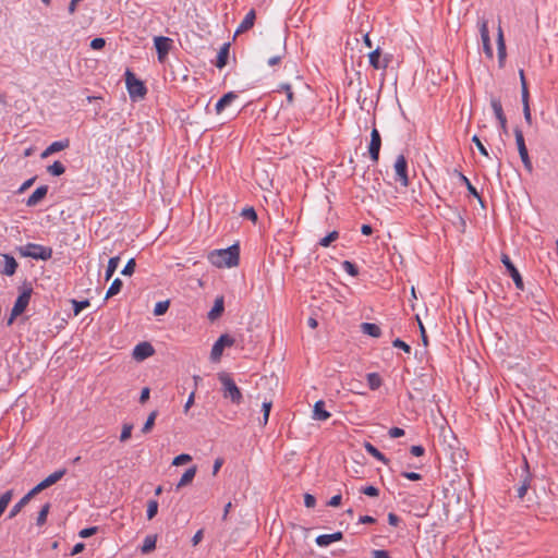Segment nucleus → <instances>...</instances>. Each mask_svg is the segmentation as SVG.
Here are the masks:
<instances>
[{"mask_svg":"<svg viewBox=\"0 0 558 558\" xmlns=\"http://www.w3.org/2000/svg\"><path fill=\"white\" fill-rule=\"evenodd\" d=\"M158 501L155 499H149L147 501V510L146 515L148 520H151L158 512Z\"/></svg>","mask_w":558,"mask_h":558,"instance_id":"44","label":"nucleus"},{"mask_svg":"<svg viewBox=\"0 0 558 558\" xmlns=\"http://www.w3.org/2000/svg\"><path fill=\"white\" fill-rule=\"evenodd\" d=\"M33 293V288L31 286H24L17 299L14 302L12 307L13 316H20L26 310L29 304L31 296Z\"/></svg>","mask_w":558,"mask_h":558,"instance_id":"7","label":"nucleus"},{"mask_svg":"<svg viewBox=\"0 0 558 558\" xmlns=\"http://www.w3.org/2000/svg\"><path fill=\"white\" fill-rule=\"evenodd\" d=\"M373 558H390L389 553L384 549H375L372 551Z\"/></svg>","mask_w":558,"mask_h":558,"instance_id":"63","label":"nucleus"},{"mask_svg":"<svg viewBox=\"0 0 558 558\" xmlns=\"http://www.w3.org/2000/svg\"><path fill=\"white\" fill-rule=\"evenodd\" d=\"M401 475L410 481H420L422 478V475L420 473L410 471H404L401 473Z\"/></svg>","mask_w":558,"mask_h":558,"instance_id":"59","label":"nucleus"},{"mask_svg":"<svg viewBox=\"0 0 558 558\" xmlns=\"http://www.w3.org/2000/svg\"><path fill=\"white\" fill-rule=\"evenodd\" d=\"M459 178H460V181L465 185L468 192L473 195L474 197H476L480 203L483 205V201L477 192V190L472 185L471 181L463 174V173H459Z\"/></svg>","mask_w":558,"mask_h":558,"instance_id":"33","label":"nucleus"},{"mask_svg":"<svg viewBox=\"0 0 558 558\" xmlns=\"http://www.w3.org/2000/svg\"><path fill=\"white\" fill-rule=\"evenodd\" d=\"M66 473L65 469H60L48 475L45 480L41 481V484L45 486V488L50 487L51 485L59 482Z\"/></svg>","mask_w":558,"mask_h":558,"instance_id":"29","label":"nucleus"},{"mask_svg":"<svg viewBox=\"0 0 558 558\" xmlns=\"http://www.w3.org/2000/svg\"><path fill=\"white\" fill-rule=\"evenodd\" d=\"M192 460V457L187 453H181L179 456H177L173 461H172V464L173 465H183L187 462H190Z\"/></svg>","mask_w":558,"mask_h":558,"instance_id":"49","label":"nucleus"},{"mask_svg":"<svg viewBox=\"0 0 558 558\" xmlns=\"http://www.w3.org/2000/svg\"><path fill=\"white\" fill-rule=\"evenodd\" d=\"M256 19L255 10H250L235 31V35L242 34L254 26Z\"/></svg>","mask_w":558,"mask_h":558,"instance_id":"21","label":"nucleus"},{"mask_svg":"<svg viewBox=\"0 0 558 558\" xmlns=\"http://www.w3.org/2000/svg\"><path fill=\"white\" fill-rule=\"evenodd\" d=\"M157 535H147L141 546L142 554L146 555L156 548Z\"/></svg>","mask_w":558,"mask_h":558,"instance_id":"31","label":"nucleus"},{"mask_svg":"<svg viewBox=\"0 0 558 558\" xmlns=\"http://www.w3.org/2000/svg\"><path fill=\"white\" fill-rule=\"evenodd\" d=\"M157 415H158L157 411H153L148 415L146 422L144 423V426L142 427V433L143 434H147V433H149L153 429V426L155 424V420H156Z\"/></svg>","mask_w":558,"mask_h":558,"instance_id":"43","label":"nucleus"},{"mask_svg":"<svg viewBox=\"0 0 558 558\" xmlns=\"http://www.w3.org/2000/svg\"><path fill=\"white\" fill-rule=\"evenodd\" d=\"M218 379L222 386V396L225 399H229L233 404H241L243 401V395L235 381L228 373H219Z\"/></svg>","mask_w":558,"mask_h":558,"instance_id":"2","label":"nucleus"},{"mask_svg":"<svg viewBox=\"0 0 558 558\" xmlns=\"http://www.w3.org/2000/svg\"><path fill=\"white\" fill-rule=\"evenodd\" d=\"M400 518L393 513V512H389L388 513V523L392 526H398V524L400 523Z\"/></svg>","mask_w":558,"mask_h":558,"instance_id":"64","label":"nucleus"},{"mask_svg":"<svg viewBox=\"0 0 558 558\" xmlns=\"http://www.w3.org/2000/svg\"><path fill=\"white\" fill-rule=\"evenodd\" d=\"M123 282L121 279L116 278L112 283L110 284L109 289L106 293V299H109L116 294H118L122 289Z\"/></svg>","mask_w":558,"mask_h":558,"instance_id":"36","label":"nucleus"},{"mask_svg":"<svg viewBox=\"0 0 558 558\" xmlns=\"http://www.w3.org/2000/svg\"><path fill=\"white\" fill-rule=\"evenodd\" d=\"M388 435L391 437V438H399V437H402L404 435V429L400 428V427H391L388 432Z\"/></svg>","mask_w":558,"mask_h":558,"instance_id":"60","label":"nucleus"},{"mask_svg":"<svg viewBox=\"0 0 558 558\" xmlns=\"http://www.w3.org/2000/svg\"><path fill=\"white\" fill-rule=\"evenodd\" d=\"M48 185H40L38 186L31 196L26 199L25 204L28 207H35L37 206L46 196L48 193Z\"/></svg>","mask_w":558,"mask_h":558,"instance_id":"17","label":"nucleus"},{"mask_svg":"<svg viewBox=\"0 0 558 558\" xmlns=\"http://www.w3.org/2000/svg\"><path fill=\"white\" fill-rule=\"evenodd\" d=\"M330 413L325 409V402L318 400L314 404L313 418L316 421H326L330 417Z\"/></svg>","mask_w":558,"mask_h":558,"instance_id":"23","label":"nucleus"},{"mask_svg":"<svg viewBox=\"0 0 558 558\" xmlns=\"http://www.w3.org/2000/svg\"><path fill=\"white\" fill-rule=\"evenodd\" d=\"M70 146V141L68 138L52 142L40 155L41 158H47L48 156L61 151Z\"/></svg>","mask_w":558,"mask_h":558,"instance_id":"19","label":"nucleus"},{"mask_svg":"<svg viewBox=\"0 0 558 558\" xmlns=\"http://www.w3.org/2000/svg\"><path fill=\"white\" fill-rule=\"evenodd\" d=\"M519 74H520V81H521V98H522V105H523V114H524V119H525L526 123L531 124L532 116H531V109H530V105H529L530 94H529L527 84H526L525 76H524V71L520 70Z\"/></svg>","mask_w":558,"mask_h":558,"instance_id":"10","label":"nucleus"},{"mask_svg":"<svg viewBox=\"0 0 558 558\" xmlns=\"http://www.w3.org/2000/svg\"><path fill=\"white\" fill-rule=\"evenodd\" d=\"M208 260L219 268L235 267L240 262V246L239 244H232L227 248L214 250L208 254Z\"/></svg>","mask_w":558,"mask_h":558,"instance_id":"1","label":"nucleus"},{"mask_svg":"<svg viewBox=\"0 0 558 558\" xmlns=\"http://www.w3.org/2000/svg\"><path fill=\"white\" fill-rule=\"evenodd\" d=\"M523 462L524 465L522 468L520 485L517 488V496L520 499H522L526 495L532 481V474L530 473V468L526 459H524Z\"/></svg>","mask_w":558,"mask_h":558,"instance_id":"14","label":"nucleus"},{"mask_svg":"<svg viewBox=\"0 0 558 558\" xmlns=\"http://www.w3.org/2000/svg\"><path fill=\"white\" fill-rule=\"evenodd\" d=\"M381 148V136L376 128H373L371 132V141L368 144V154L373 162H378L379 153Z\"/></svg>","mask_w":558,"mask_h":558,"instance_id":"13","label":"nucleus"},{"mask_svg":"<svg viewBox=\"0 0 558 558\" xmlns=\"http://www.w3.org/2000/svg\"><path fill=\"white\" fill-rule=\"evenodd\" d=\"M49 510H50V504L46 502L41 507L40 511L38 512L37 520H36L37 525H44L46 523Z\"/></svg>","mask_w":558,"mask_h":558,"instance_id":"41","label":"nucleus"},{"mask_svg":"<svg viewBox=\"0 0 558 558\" xmlns=\"http://www.w3.org/2000/svg\"><path fill=\"white\" fill-rule=\"evenodd\" d=\"M343 538L342 532L338 531L332 534H322L318 535L315 539L316 544L319 547H327L333 542L341 541Z\"/></svg>","mask_w":558,"mask_h":558,"instance_id":"20","label":"nucleus"},{"mask_svg":"<svg viewBox=\"0 0 558 558\" xmlns=\"http://www.w3.org/2000/svg\"><path fill=\"white\" fill-rule=\"evenodd\" d=\"M410 452L415 457H421L425 453V448L421 445H414L410 448Z\"/></svg>","mask_w":558,"mask_h":558,"instance_id":"61","label":"nucleus"},{"mask_svg":"<svg viewBox=\"0 0 558 558\" xmlns=\"http://www.w3.org/2000/svg\"><path fill=\"white\" fill-rule=\"evenodd\" d=\"M241 216L253 221V222H256V220H257V214L253 207L244 208L241 213Z\"/></svg>","mask_w":558,"mask_h":558,"instance_id":"47","label":"nucleus"},{"mask_svg":"<svg viewBox=\"0 0 558 558\" xmlns=\"http://www.w3.org/2000/svg\"><path fill=\"white\" fill-rule=\"evenodd\" d=\"M339 236V233L337 231L329 232L326 236L320 239L319 245L327 247L329 246L333 241H336Z\"/></svg>","mask_w":558,"mask_h":558,"instance_id":"45","label":"nucleus"},{"mask_svg":"<svg viewBox=\"0 0 558 558\" xmlns=\"http://www.w3.org/2000/svg\"><path fill=\"white\" fill-rule=\"evenodd\" d=\"M234 338H232L228 333L221 335L216 342L214 343L211 351H210V360L211 362H218L220 361L225 348H230L234 344Z\"/></svg>","mask_w":558,"mask_h":558,"instance_id":"6","label":"nucleus"},{"mask_svg":"<svg viewBox=\"0 0 558 558\" xmlns=\"http://www.w3.org/2000/svg\"><path fill=\"white\" fill-rule=\"evenodd\" d=\"M480 34L483 44V50L487 58L493 59L494 51L490 44L488 22L485 19L478 21Z\"/></svg>","mask_w":558,"mask_h":558,"instance_id":"11","label":"nucleus"},{"mask_svg":"<svg viewBox=\"0 0 558 558\" xmlns=\"http://www.w3.org/2000/svg\"><path fill=\"white\" fill-rule=\"evenodd\" d=\"M45 486L40 483H38L35 487H33L25 496L31 500L34 496L43 492Z\"/></svg>","mask_w":558,"mask_h":558,"instance_id":"57","label":"nucleus"},{"mask_svg":"<svg viewBox=\"0 0 558 558\" xmlns=\"http://www.w3.org/2000/svg\"><path fill=\"white\" fill-rule=\"evenodd\" d=\"M133 425L132 424H124L122 427V432L120 435L121 441H126L131 438L132 435Z\"/></svg>","mask_w":558,"mask_h":558,"instance_id":"50","label":"nucleus"},{"mask_svg":"<svg viewBox=\"0 0 558 558\" xmlns=\"http://www.w3.org/2000/svg\"><path fill=\"white\" fill-rule=\"evenodd\" d=\"M514 136H515V143H517V146H518V151H519L520 158L522 160V163L524 166V169L529 173H532L533 172V165H532V161L530 159L529 151H527V148H526V145H525L523 132L519 128H515L514 129Z\"/></svg>","mask_w":558,"mask_h":558,"instance_id":"5","label":"nucleus"},{"mask_svg":"<svg viewBox=\"0 0 558 558\" xmlns=\"http://www.w3.org/2000/svg\"><path fill=\"white\" fill-rule=\"evenodd\" d=\"M173 40L165 36H156L154 38V45L157 51L158 61L163 62L172 48Z\"/></svg>","mask_w":558,"mask_h":558,"instance_id":"12","label":"nucleus"},{"mask_svg":"<svg viewBox=\"0 0 558 558\" xmlns=\"http://www.w3.org/2000/svg\"><path fill=\"white\" fill-rule=\"evenodd\" d=\"M223 311H225V300H223V296H218L215 300L214 306L208 312L207 317H208V319L210 322H214V320H216L217 318H219L221 316Z\"/></svg>","mask_w":558,"mask_h":558,"instance_id":"22","label":"nucleus"},{"mask_svg":"<svg viewBox=\"0 0 558 558\" xmlns=\"http://www.w3.org/2000/svg\"><path fill=\"white\" fill-rule=\"evenodd\" d=\"M364 448L366 450L367 453H369L372 457H374L375 459H377L378 461L383 462L384 464H388L389 463V459L386 458V456L384 453H381L374 445H372L371 442L366 441L364 442Z\"/></svg>","mask_w":558,"mask_h":558,"instance_id":"30","label":"nucleus"},{"mask_svg":"<svg viewBox=\"0 0 558 558\" xmlns=\"http://www.w3.org/2000/svg\"><path fill=\"white\" fill-rule=\"evenodd\" d=\"M238 97L239 95L235 92H228L225 94L215 106L216 113L220 114L227 107L238 99Z\"/></svg>","mask_w":558,"mask_h":558,"instance_id":"18","label":"nucleus"},{"mask_svg":"<svg viewBox=\"0 0 558 558\" xmlns=\"http://www.w3.org/2000/svg\"><path fill=\"white\" fill-rule=\"evenodd\" d=\"M392 347L399 348V349L403 350L405 353L411 352V347L399 338H397L392 341Z\"/></svg>","mask_w":558,"mask_h":558,"instance_id":"51","label":"nucleus"},{"mask_svg":"<svg viewBox=\"0 0 558 558\" xmlns=\"http://www.w3.org/2000/svg\"><path fill=\"white\" fill-rule=\"evenodd\" d=\"M124 75L126 89L130 95V98H143L147 93L145 84L140 78H137L136 75L129 69L125 71Z\"/></svg>","mask_w":558,"mask_h":558,"instance_id":"4","label":"nucleus"},{"mask_svg":"<svg viewBox=\"0 0 558 558\" xmlns=\"http://www.w3.org/2000/svg\"><path fill=\"white\" fill-rule=\"evenodd\" d=\"M135 266H136L135 259L134 258L129 259L128 263L125 264V266L123 267L121 274L123 276H132L135 270Z\"/></svg>","mask_w":558,"mask_h":558,"instance_id":"48","label":"nucleus"},{"mask_svg":"<svg viewBox=\"0 0 558 558\" xmlns=\"http://www.w3.org/2000/svg\"><path fill=\"white\" fill-rule=\"evenodd\" d=\"M106 40L102 37H96L90 41V48L94 50H100L105 47Z\"/></svg>","mask_w":558,"mask_h":558,"instance_id":"52","label":"nucleus"},{"mask_svg":"<svg viewBox=\"0 0 558 558\" xmlns=\"http://www.w3.org/2000/svg\"><path fill=\"white\" fill-rule=\"evenodd\" d=\"M472 142L476 145V147H477L478 151H480L483 156H485V157H488V156H489V155H488V151H487V149H486V147L483 145V143L481 142V140L478 138V136H477V135H474V136L472 137Z\"/></svg>","mask_w":558,"mask_h":558,"instance_id":"54","label":"nucleus"},{"mask_svg":"<svg viewBox=\"0 0 558 558\" xmlns=\"http://www.w3.org/2000/svg\"><path fill=\"white\" fill-rule=\"evenodd\" d=\"M396 181L404 187L409 185L408 161L403 155H399L395 162Z\"/></svg>","mask_w":558,"mask_h":558,"instance_id":"9","label":"nucleus"},{"mask_svg":"<svg viewBox=\"0 0 558 558\" xmlns=\"http://www.w3.org/2000/svg\"><path fill=\"white\" fill-rule=\"evenodd\" d=\"M197 468L195 465L189 468L183 475L181 476L179 483L177 484V489L182 488L183 486L189 485L196 475Z\"/></svg>","mask_w":558,"mask_h":558,"instance_id":"28","label":"nucleus"},{"mask_svg":"<svg viewBox=\"0 0 558 558\" xmlns=\"http://www.w3.org/2000/svg\"><path fill=\"white\" fill-rule=\"evenodd\" d=\"M47 171L53 177H59L65 172V167L62 162L57 160L48 166Z\"/></svg>","mask_w":558,"mask_h":558,"instance_id":"37","label":"nucleus"},{"mask_svg":"<svg viewBox=\"0 0 558 558\" xmlns=\"http://www.w3.org/2000/svg\"><path fill=\"white\" fill-rule=\"evenodd\" d=\"M119 263H120V257L119 256H114V257H111L108 262V266H107V269H106V272H105V280L108 281L112 278V276L114 275L118 266H119Z\"/></svg>","mask_w":558,"mask_h":558,"instance_id":"32","label":"nucleus"},{"mask_svg":"<svg viewBox=\"0 0 558 558\" xmlns=\"http://www.w3.org/2000/svg\"><path fill=\"white\" fill-rule=\"evenodd\" d=\"M71 303L73 305V313L75 316H77L83 310L89 306V301L87 299L82 301L73 299L71 300Z\"/></svg>","mask_w":558,"mask_h":558,"instance_id":"42","label":"nucleus"},{"mask_svg":"<svg viewBox=\"0 0 558 558\" xmlns=\"http://www.w3.org/2000/svg\"><path fill=\"white\" fill-rule=\"evenodd\" d=\"M490 106H492V109L495 113V117L497 118V120L506 117L505 113H504V110H502V105H501V101L497 98H492L490 100Z\"/></svg>","mask_w":558,"mask_h":558,"instance_id":"39","label":"nucleus"},{"mask_svg":"<svg viewBox=\"0 0 558 558\" xmlns=\"http://www.w3.org/2000/svg\"><path fill=\"white\" fill-rule=\"evenodd\" d=\"M361 492L369 497H377L379 495V489L373 485L363 487Z\"/></svg>","mask_w":558,"mask_h":558,"instance_id":"53","label":"nucleus"},{"mask_svg":"<svg viewBox=\"0 0 558 558\" xmlns=\"http://www.w3.org/2000/svg\"><path fill=\"white\" fill-rule=\"evenodd\" d=\"M17 251L23 257H31L36 260H48L52 256V248L37 243H27L17 247Z\"/></svg>","mask_w":558,"mask_h":558,"instance_id":"3","label":"nucleus"},{"mask_svg":"<svg viewBox=\"0 0 558 558\" xmlns=\"http://www.w3.org/2000/svg\"><path fill=\"white\" fill-rule=\"evenodd\" d=\"M416 319L418 322V327H420V333H421V339H422V342L424 344V347H427L428 345V337L426 335V330H425V327L423 325V323L421 322L420 317L416 316Z\"/></svg>","mask_w":558,"mask_h":558,"instance_id":"56","label":"nucleus"},{"mask_svg":"<svg viewBox=\"0 0 558 558\" xmlns=\"http://www.w3.org/2000/svg\"><path fill=\"white\" fill-rule=\"evenodd\" d=\"M97 531H98L97 526H90V527H86V529L81 530L78 532V535L82 538H87V537H90L92 535L96 534Z\"/></svg>","mask_w":558,"mask_h":558,"instance_id":"55","label":"nucleus"},{"mask_svg":"<svg viewBox=\"0 0 558 558\" xmlns=\"http://www.w3.org/2000/svg\"><path fill=\"white\" fill-rule=\"evenodd\" d=\"M497 51H498L499 62H500V64H502V62L506 59L507 52H506L504 32H502V28L500 25L498 26V33H497Z\"/></svg>","mask_w":558,"mask_h":558,"instance_id":"25","label":"nucleus"},{"mask_svg":"<svg viewBox=\"0 0 558 558\" xmlns=\"http://www.w3.org/2000/svg\"><path fill=\"white\" fill-rule=\"evenodd\" d=\"M366 379L368 387L372 390H377L383 384L381 377L379 376L378 373H368L366 375Z\"/></svg>","mask_w":558,"mask_h":558,"instance_id":"34","label":"nucleus"},{"mask_svg":"<svg viewBox=\"0 0 558 558\" xmlns=\"http://www.w3.org/2000/svg\"><path fill=\"white\" fill-rule=\"evenodd\" d=\"M36 181V177H33L28 180H26L19 189H17V193L19 194H22L24 193L26 190H28L33 184L34 182Z\"/></svg>","mask_w":558,"mask_h":558,"instance_id":"58","label":"nucleus"},{"mask_svg":"<svg viewBox=\"0 0 558 558\" xmlns=\"http://www.w3.org/2000/svg\"><path fill=\"white\" fill-rule=\"evenodd\" d=\"M155 353V349L151 343L144 341L140 342L133 349V357L136 361H144Z\"/></svg>","mask_w":558,"mask_h":558,"instance_id":"16","label":"nucleus"},{"mask_svg":"<svg viewBox=\"0 0 558 558\" xmlns=\"http://www.w3.org/2000/svg\"><path fill=\"white\" fill-rule=\"evenodd\" d=\"M316 504V498L312 494L304 495V505L307 508H313Z\"/></svg>","mask_w":558,"mask_h":558,"instance_id":"62","label":"nucleus"},{"mask_svg":"<svg viewBox=\"0 0 558 558\" xmlns=\"http://www.w3.org/2000/svg\"><path fill=\"white\" fill-rule=\"evenodd\" d=\"M361 331L373 338H379L381 336L380 327L374 323H362Z\"/></svg>","mask_w":558,"mask_h":558,"instance_id":"26","label":"nucleus"},{"mask_svg":"<svg viewBox=\"0 0 558 558\" xmlns=\"http://www.w3.org/2000/svg\"><path fill=\"white\" fill-rule=\"evenodd\" d=\"M368 61L375 70H385L391 61V56L381 57L380 49L376 48L368 54Z\"/></svg>","mask_w":558,"mask_h":558,"instance_id":"15","label":"nucleus"},{"mask_svg":"<svg viewBox=\"0 0 558 558\" xmlns=\"http://www.w3.org/2000/svg\"><path fill=\"white\" fill-rule=\"evenodd\" d=\"M229 51H230V44L229 43L223 44L221 46L220 50L218 51L217 60L215 63V65L218 69H222L227 65L228 58H229Z\"/></svg>","mask_w":558,"mask_h":558,"instance_id":"24","label":"nucleus"},{"mask_svg":"<svg viewBox=\"0 0 558 558\" xmlns=\"http://www.w3.org/2000/svg\"><path fill=\"white\" fill-rule=\"evenodd\" d=\"M169 305H170V302L168 300L160 301V302L156 303L155 308H154V314L156 316H161V315L166 314V312L169 308Z\"/></svg>","mask_w":558,"mask_h":558,"instance_id":"46","label":"nucleus"},{"mask_svg":"<svg viewBox=\"0 0 558 558\" xmlns=\"http://www.w3.org/2000/svg\"><path fill=\"white\" fill-rule=\"evenodd\" d=\"M501 263L506 267L509 276L512 278L515 288L518 290L523 291L524 290V283H523L522 276L520 275L519 270L517 269V267L511 262L509 255L501 254Z\"/></svg>","mask_w":558,"mask_h":558,"instance_id":"8","label":"nucleus"},{"mask_svg":"<svg viewBox=\"0 0 558 558\" xmlns=\"http://www.w3.org/2000/svg\"><path fill=\"white\" fill-rule=\"evenodd\" d=\"M13 497V490H7L0 496V517L5 511L8 505L10 504L11 499Z\"/></svg>","mask_w":558,"mask_h":558,"instance_id":"38","label":"nucleus"},{"mask_svg":"<svg viewBox=\"0 0 558 558\" xmlns=\"http://www.w3.org/2000/svg\"><path fill=\"white\" fill-rule=\"evenodd\" d=\"M3 257H4V266H3V269L1 270V274L5 275V276H13L17 268V263H16L15 258L11 255H4Z\"/></svg>","mask_w":558,"mask_h":558,"instance_id":"27","label":"nucleus"},{"mask_svg":"<svg viewBox=\"0 0 558 558\" xmlns=\"http://www.w3.org/2000/svg\"><path fill=\"white\" fill-rule=\"evenodd\" d=\"M341 266H342V269H343L348 275H350V276H352V277H356V276L359 275V272H360V271H359V267H357L354 263H352V262H350V260H343V262H342V264H341Z\"/></svg>","mask_w":558,"mask_h":558,"instance_id":"40","label":"nucleus"},{"mask_svg":"<svg viewBox=\"0 0 558 558\" xmlns=\"http://www.w3.org/2000/svg\"><path fill=\"white\" fill-rule=\"evenodd\" d=\"M29 502V499L24 496L22 497L10 510L9 512V519H13L14 517H16L21 510Z\"/></svg>","mask_w":558,"mask_h":558,"instance_id":"35","label":"nucleus"}]
</instances>
